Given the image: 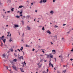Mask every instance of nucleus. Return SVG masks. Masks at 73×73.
I'll return each mask as SVG.
<instances>
[{
  "label": "nucleus",
  "mask_w": 73,
  "mask_h": 73,
  "mask_svg": "<svg viewBox=\"0 0 73 73\" xmlns=\"http://www.w3.org/2000/svg\"><path fill=\"white\" fill-rule=\"evenodd\" d=\"M11 36V34H10V35H9V36Z\"/></svg>",
  "instance_id": "64"
},
{
  "label": "nucleus",
  "mask_w": 73,
  "mask_h": 73,
  "mask_svg": "<svg viewBox=\"0 0 73 73\" xmlns=\"http://www.w3.org/2000/svg\"><path fill=\"white\" fill-rule=\"evenodd\" d=\"M22 36L23 37H24V33H23V34L22 35Z\"/></svg>",
  "instance_id": "34"
},
{
  "label": "nucleus",
  "mask_w": 73,
  "mask_h": 73,
  "mask_svg": "<svg viewBox=\"0 0 73 73\" xmlns=\"http://www.w3.org/2000/svg\"><path fill=\"white\" fill-rule=\"evenodd\" d=\"M73 60V59H72V58H71V59H70V60H71V61L72 60Z\"/></svg>",
  "instance_id": "57"
},
{
  "label": "nucleus",
  "mask_w": 73,
  "mask_h": 73,
  "mask_svg": "<svg viewBox=\"0 0 73 73\" xmlns=\"http://www.w3.org/2000/svg\"><path fill=\"white\" fill-rule=\"evenodd\" d=\"M23 63H24V64H25V65L26 64V63L25 62V61H24Z\"/></svg>",
  "instance_id": "44"
},
{
  "label": "nucleus",
  "mask_w": 73,
  "mask_h": 73,
  "mask_svg": "<svg viewBox=\"0 0 73 73\" xmlns=\"http://www.w3.org/2000/svg\"><path fill=\"white\" fill-rule=\"evenodd\" d=\"M46 32H47V33L49 34H50L51 33V32L49 30L47 31Z\"/></svg>",
  "instance_id": "8"
},
{
  "label": "nucleus",
  "mask_w": 73,
  "mask_h": 73,
  "mask_svg": "<svg viewBox=\"0 0 73 73\" xmlns=\"http://www.w3.org/2000/svg\"><path fill=\"white\" fill-rule=\"evenodd\" d=\"M16 17H17V18H19V17H19V16H16Z\"/></svg>",
  "instance_id": "30"
},
{
  "label": "nucleus",
  "mask_w": 73,
  "mask_h": 73,
  "mask_svg": "<svg viewBox=\"0 0 73 73\" xmlns=\"http://www.w3.org/2000/svg\"><path fill=\"white\" fill-rule=\"evenodd\" d=\"M9 42H11V41L13 42V41L12 40H11L10 39L9 40Z\"/></svg>",
  "instance_id": "23"
},
{
  "label": "nucleus",
  "mask_w": 73,
  "mask_h": 73,
  "mask_svg": "<svg viewBox=\"0 0 73 73\" xmlns=\"http://www.w3.org/2000/svg\"><path fill=\"white\" fill-rule=\"evenodd\" d=\"M20 16L21 17L22 16V15L21 14H20Z\"/></svg>",
  "instance_id": "38"
},
{
  "label": "nucleus",
  "mask_w": 73,
  "mask_h": 73,
  "mask_svg": "<svg viewBox=\"0 0 73 73\" xmlns=\"http://www.w3.org/2000/svg\"><path fill=\"white\" fill-rule=\"evenodd\" d=\"M50 57V54L49 55H48V54L47 55V57H46V58H49Z\"/></svg>",
  "instance_id": "13"
},
{
  "label": "nucleus",
  "mask_w": 73,
  "mask_h": 73,
  "mask_svg": "<svg viewBox=\"0 0 73 73\" xmlns=\"http://www.w3.org/2000/svg\"><path fill=\"white\" fill-rule=\"evenodd\" d=\"M27 47H30V46H29V45H28Z\"/></svg>",
  "instance_id": "60"
},
{
  "label": "nucleus",
  "mask_w": 73,
  "mask_h": 73,
  "mask_svg": "<svg viewBox=\"0 0 73 73\" xmlns=\"http://www.w3.org/2000/svg\"><path fill=\"white\" fill-rule=\"evenodd\" d=\"M34 50H35V49H34V48H33V49L32 50H33V51H34Z\"/></svg>",
  "instance_id": "62"
},
{
  "label": "nucleus",
  "mask_w": 73,
  "mask_h": 73,
  "mask_svg": "<svg viewBox=\"0 0 73 73\" xmlns=\"http://www.w3.org/2000/svg\"><path fill=\"white\" fill-rule=\"evenodd\" d=\"M58 73H60V72L58 71Z\"/></svg>",
  "instance_id": "55"
},
{
  "label": "nucleus",
  "mask_w": 73,
  "mask_h": 73,
  "mask_svg": "<svg viewBox=\"0 0 73 73\" xmlns=\"http://www.w3.org/2000/svg\"><path fill=\"white\" fill-rule=\"evenodd\" d=\"M30 15H27L26 17V18L28 20L30 18Z\"/></svg>",
  "instance_id": "3"
},
{
  "label": "nucleus",
  "mask_w": 73,
  "mask_h": 73,
  "mask_svg": "<svg viewBox=\"0 0 73 73\" xmlns=\"http://www.w3.org/2000/svg\"><path fill=\"white\" fill-rule=\"evenodd\" d=\"M18 58H19L20 59V60L21 59V57H19Z\"/></svg>",
  "instance_id": "43"
},
{
  "label": "nucleus",
  "mask_w": 73,
  "mask_h": 73,
  "mask_svg": "<svg viewBox=\"0 0 73 73\" xmlns=\"http://www.w3.org/2000/svg\"><path fill=\"white\" fill-rule=\"evenodd\" d=\"M53 37V38H54V39H53V40L54 42H55V40L54 39H55L56 40H57V37L56 35L54 37Z\"/></svg>",
  "instance_id": "1"
},
{
  "label": "nucleus",
  "mask_w": 73,
  "mask_h": 73,
  "mask_svg": "<svg viewBox=\"0 0 73 73\" xmlns=\"http://www.w3.org/2000/svg\"><path fill=\"white\" fill-rule=\"evenodd\" d=\"M19 52H21L20 50L19 49H17Z\"/></svg>",
  "instance_id": "37"
},
{
  "label": "nucleus",
  "mask_w": 73,
  "mask_h": 73,
  "mask_svg": "<svg viewBox=\"0 0 73 73\" xmlns=\"http://www.w3.org/2000/svg\"><path fill=\"white\" fill-rule=\"evenodd\" d=\"M3 40V42H4V43H5V41L6 40V39H4V40Z\"/></svg>",
  "instance_id": "21"
},
{
  "label": "nucleus",
  "mask_w": 73,
  "mask_h": 73,
  "mask_svg": "<svg viewBox=\"0 0 73 73\" xmlns=\"http://www.w3.org/2000/svg\"><path fill=\"white\" fill-rule=\"evenodd\" d=\"M42 1L44 3H45L46 2L47 0H42Z\"/></svg>",
  "instance_id": "11"
},
{
  "label": "nucleus",
  "mask_w": 73,
  "mask_h": 73,
  "mask_svg": "<svg viewBox=\"0 0 73 73\" xmlns=\"http://www.w3.org/2000/svg\"><path fill=\"white\" fill-rule=\"evenodd\" d=\"M50 57L52 58H53V55H52L51 54H50Z\"/></svg>",
  "instance_id": "6"
},
{
  "label": "nucleus",
  "mask_w": 73,
  "mask_h": 73,
  "mask_svg": "<svg viewBox=\"0 0 73 73\" xmlns=\"http://www.w3.org/2000/svg\"><path fill=\"white\" fill-rule=\"evenodd\" d=\"M52 64H51V62H50V63H49V65L50 66Z\"/></svg>",
  "instance_id": "26"
},
{
  "label": "nucleus",
  "mask_w": 73,
  "mask_h": 73,
  "mask_svg": "<svg viewBox=\"0 0 73 73\" xmlns=\"http://www.w3.org/2000/svg\"><path fill=\"white\" fill-rule=\"evenodd\" d=\"M51 65L52 66V68H53V67H54V66H53V65L52 64H51Z\"/></svg>",
  "instance_id": "40"
},
{
  "label": "nucleus",
  "mask_w": 73,
  "mask_h": 73,
  "mask_svg": "<svg viewBox=\"0 0 73 73\" xmlns=\"http://www.w3.org/2000/svg\"><path fill=\"white\" fill-rule=\"evenodd\" d=\"M55 27H56V28H57V27H58L57 26H56V25H55Z\"/></svg>",
  "instance_id": "52"
},
{
  "label": "nucleus",
  "mask_w": 73,
  "mask_h": 73,
  "mask_svg": "<svg viewBox=\"0 0 73 73\" xmlns=\"http://www.w3.org/2000/svg\"><path fill=\"white\" fill-rule=\"evenodd\" d=\"M27 29L29 30H30L31 29V28L29 27V26H27Z\"/></svg>",
  "instance_id": "4"
},
{
  "label": "nucleus",
  "mask_w": 73,
  "mask_h": 73,
  "mask_svg": "<svg viewBox=\"0 0 73 73\" xmlns=\"http://www.w3.org/2000/svg\"><path fill=\"white\" fill-rule=\"evenodd\" d=\"M46 71H47V72H48V69H47V70H46Z\"/></svg>",
  "instance_id": "48"
},
{
  "label": "nucleus",
  "mask_w": 73,
  "mask_h": 73,
  "mask_svg": "<svg viewBox=\"0 0 73 73\" xmlns=\"http://www.w3.org/2000/svg\"><path fill=\"white\" fill-rule=\"evenodd\" d=\"M9 50H11L12 52L13 51V50L12 48H10Z\"/></svg>",
  "instance_id": "16"
},
{
  "label": "nucleus",
  "mask_w": 73,
  "mask_h": 73,
  "mask_svg": "<svg viewBox=\"0 0 73 73\" xmlns=\"http://www.w3.org/2000/svg\"><path fill=\"white\" fill-rule=\"evenodd\" d=\"M54 59L55 60V62H56V58H54Z\"/></svg>",
  "instance_id": "46"
},
{
  "label": "nucleus",
  "mask_w": 73,
  "mask_h": 73,
  "mask_svg": "<svg viewBox=\"0 0 73 73\" xmlns=\"http://www.w3.org/2000/svg\"><path fill=\"white\" fill-rule=\"evenodd\" d=\"M14 9L13 8H12L11 9V11H14Z\"/></svg>",
  "instance_id": "25"
},
{
  "label": "nucleus",
  "mask_w": 73,
  "mask_h": 73,
  "mask_svg": "<svg viewBox=\"0 0 73 73\" xmlns=\"http://www.w3.org/2000/svg\"><path fill=\"white\" fill-rule=\"evenodd\" d=\"M23 49V46H22L20 49V50H22Z\"/></svg>",
  "instance_id": "19"
},
{
  "label": "nucleus",
  "mask_w": 73,
  "mask_h": 73,
  "mask_svg": "<svg viewBox=\"0 0 73 73\" xmlns=\"http://www.w3.org/2000/svg\"><path fill=\"white\" fill-rule=\"evenodd\" d=\"M44 28V27H43L42 28V30L43 31H44L45 29Z\"/></svg>",
  "instance_id": "20"
},
{
  "label": "nucleus",
  "mask_w": 73,
  "mask_h": 73,
  "mask_svg": "<svg viewBox=\"0 0 73 73\" xmlns=\"http://www.w3.org/2000/svg\"><path fill=\"white\" fill-rule=\"evenodd\" d=\"M7 13H9L10 12V11H7Z\"/></svg>",
  "instance_id": "45"
},
{
  "label": "nucleus",
  "mask_w": 73,
  "mask_h": 73,
  "mask_svg": "<svg viewBox=\"0 0 73 73\" xmlns=\"http://www.w3.org/2000/svg\"><path fill=\"white\" fill-rule=\"evenodd\" d=\"M27 46H28V45H27V44H26V46H26V47H27Z\"/></svg>",
  "instance_id": "56"
},
{
  "label": "nucleus",
  "mask_w": 73,
  "mask_h": 73,
  "mask_svg": "<svg viewBox=\"0 0 73 73\" xmlns=\"http://www.w3.org/2000/svg\"><path fill=\"white\" fill-rule=\"evenodd\" d=\"M52 52H56V50H52Z\"/></svg>",
  "instance_id": "24"
},
{
  "label": "nucleus",
  "mask_w": 73,
  "mask_h": 73,
  "mask_svg": "<svg viewBox=\"0 0 73 73\" xmlns=\"http://www.w3.org/2000/svg\"><path fill=\"white\" fill-rule=\"evenodd\" d=\"M22 23L23 24H24V21H22Z\"/></svg>",
  "instance_id": "33"
},
{
  "label": "nucleus",
  "mask_w": 73,
  "mask_h": 73,
  "mask_svg": "<svg viewBox=\"0 0 73 73\" xmlns=\"http://www.w3.org/2000/svg\"><path fill=\"white\" fill-rule=\"evenodd\" d=\"M5 67L7 68V70L8 67V66L7 67L6 66H5Z\"/></svg>",
  "instance_id": "41"
},
{
  "label": "nucleus",
  "mask_w": 73,
  "mask_h": 73,
  "mask_svg": "<svg viewBox=\"0 0 73 73\" xmlns=\"http://www.w3.org/2000/svg\"><path fill=\"white\" fill-rule=\"evenodd\" d=\"M21 64H22L24 65V62H22V63H21Z\"/></svg>",
  "instance_id": "50"
},
{
  "label": "nucleus",
  "mask_w": 73,
  "mask_h": 73,
  "mask_svg": "<svg viewBox=\"0 0 73 73\" xmlns=\"http://www.w3.org/2000/svg\"><path fill=\"white\" fill-rule=\"evenodd\" d=\"M17 61V60L16 59H14L13 61L14 62H16Z\"/></svg>",
  "instance_id": "15"
},
{
  "label": "nucleus",
  "mask_w": 73,
  "mask_h": 73,
  "mask_svg": "<svg viewBox=\"0 0 73 73\" xmlns=\"http://www.w3.org/2000/svg\"><path fill=\"white\" fill-rule=\"evenodd\" d=\"M4 37L3 36H2L1 37H0V39H1V40H3V38H4Z\"/></svg>",
  "instance_id": "7"
},
{
  "label": "nucleus",
  "mask_w": 73,
  "mask_h": 73,
  "mask_svg": "<svg viewBox=\"0 0 73 73\" xmlns=\"http://www.w3.org/2000/svg\"><path fill=\"white\" fill-rule=\"evenodd\" d=\"M66 70H64L63 71V72H64V73H65L66 72Z\"/></svg>",
  "instance_id": "28"
},
{
  "label": "nucleus",
  "mask_w": 73,
  "mask_h": 73,
  "mask_svg": "<svg viewBox=\"0 0 73 73\" xmlns=\"http://www.w3.org/2000/svg\"><path fill=\"white\" fill-rule=\"evenodd\" d=\"M20 69L21 70V71L22 72H24L23 71V69H22L21 68H20Z\"/></svg>",
  "instance_id": "18"
},
{
  "label": "nucleus",
  "mask_w": 73,
  "mask_h": 73,
  "mask_svg": "<svg viewBox=\"0 0 73 73\" xmlns=\"http://www.w3.org/2000/svg\"><path fill=\"white\" fill-rule=\"evenodd\" d=\"M66 25V24H64V25H63V26H65Z\"/></svg>",
  "instance_id": "59"
},
{
  "label": "nucleus",
  "mask_w": 73,
  "mask_h": 73,
  "mask_svg": "<svg viewBox=\"0 0 73 73\" xmlns=\"http://www.w3.org/2000/svg\"><path fill=\"white\" fill-rule=\"evenodd\" d=\"M44 62H46V61H47V60H44Z\"/></svg>",
  "instance_id": "32"
},
{
  "label": "nucleus",
  "mask_w": 73,
  "mask_h": 73,
  "mask_svg": "<svg viewBox=\"0 0 73 73\" xmlns=\"http://www.w3.org/2000/svg\"><path fill=\"white\" fill-rule=\"evenodd\" d=\"M22 12L21 11V12H20V14H22Z\"/></svg>",
  "instance_id": "35"
},
{
  "label": "nucleus",
  "mask_w": 73,
  "mask_h": 73,
  "mask_svg": "<svg viewBox=\"0 0 73 73\" xmlns=\"http://www.w3.org/2000/svg\"><path fill=\"white\" fill-rule=\"evenodd\" d=\"M51 42V44L52 45L53 44V43H52L51 42Z\"/></svg>",
  "instance_id": "42"
},
{
  "label": "nucleus",
  "mask_w": 73,
  "mask_h": 73,
  "mask_svg": "<svg viewBox=\"0 0 73 73\" xmlns=\"http://www.w3.org/2000/svg\"><path fill=\"white\" fill-rule=\"evenodd\" d=\"M12 67L13 68V69H15V70L16 71H18V70L15 67V66H12Z\"/></svg>",
  "instance_id": "2"
},
{
  "label": "nucleus",
  "mask_w": 73,
  "mask_h": 73,
  "mask_svg": "<svg viewBox=\"0 0 73 73\" xmlns=\"http://www.w3.org/2000/svg\"><path fill=\"white\" fill-rule=\"evenodd\" d=\"M10 62H11V64H13V61H10Z\"/></svg>",
  "instance_id": "27"
},
{
  "label": "nucleus",
  "mask_w": 73,
  "mask_h": 73,
  "mask_svg": "<svg viewBox=\"0 0 73 73\" xmlns=\"http://www.w3.org/2000/svg\"><path fill=\"white\" fill-rule=\"evenodd\" d=\"M43 2V0H40L39 3L40 4H42V3Z\"/></svg>",
  "instance_id": "10"
},
{
  "label": "nucleus",
  "mask_w": 73,
  "mask_h": 73,
  "mask_svg": "<svg viewBox=\"0 0 73 73\" xmlns=\"http://www.w3.org/2000/svg\"><path fill=\"white\" fill-rule=\"evenodd\" d=\"M14 54L15 55V56L16 57L17 56V55L15 53H14Z\"/></svg>",
  "instance_id": "36"
},
{
  "label": "nucleus",
  "mask_w": 73,
  "mask_h": 73,
  "mask_svg": "<svg viewBox=\"0 0 73 73\" xmlns=\"http://www.w3.org/2000/svg\"><path fill=\"white\" fill-rule=\"evenodd\" d=\"M56 0H53V2H55V1Z\"/></svg>",
  "instance_id": "51"
},
{
  "label": "nucleus",
  "mask_w": 73,
  "mask_h": 73,
  "mask_svg": "<svg viewBox=\"0 0 73 73\" xmlns=\"http://www.w3.org/2000/svg\"><path fill=\"white\" fill-rule=\"evenodd\" d=\"M50 13L51 14H53L54 13V12L53 11H50Z\"/></svg>",
  "instance_id": "5"
},
{
  "label": "nucleus",
  "mask_w": 73,
  "mask_h": 73,
  "mask_svg": "<svg viewBox=\"0 0 73 73\" xmlns=\"http://www.w3.org/2000/svg\"><path fill=\"white\" fill-rule=\"evenodd\" d=\"M1 47H2V46H3L2 45V44H1Z\"/></svg>",
  "instance_id": "58"
},
{
  "label": "nucleus",
  "mask_w": 73,
  "mask_h": 73,
  "mask_svg": "<svg viewBox=\"0 0 73 73\" xmlns=\"http://www.w3.org/2000/svg\"><path fill=\"white\" fill-rule=\"evenodd\" d=\"M21 58L22 59H23V56H21Z\"/></svg>",
  "instance_id": "29"
},
{
  "label": "nucleus",
  "mask_w": 73,
  "mask_h": 73,
  "mask_svg": "<svg viewBox=\"0 0 73 73\" xmlns=\"http://www.w3.org/2000/svg\"><path fill=\"white\" fill-rule=\"evenodd\" d=\"M42 73H46V71L45 70Z\"/></svg>",
  "instance_id": "31"
},
{
  "label": "nucleus",
  "mask_w": 73,
  "mask_h": 73,
  "mask_svg": "<svg viewBox=\"0 0 73 73\" xmlns=\"http://www.w3.org/2000/svg\"><path fill=\"white\" fill-rule=\"evenodd\" d=\"M40 64V63H38V64H37V65L38 66Z\"/></svg>",
  "instance_id": "47"
},
{
  "label": "nucleus",
  "mask_w": 73,
  "mask_h": 73,
  "mask_svg": "<svg viewBox=\"0 0 73 73\" xmlns=\"http://www.w3.org/2000/svg\"><path fill=\"white\" fill-rule=\"evenodd\" d=\"M42 60H42V59H41V60H40V62H42Z\"/></svg>",
  "instance_id": "49"
},
{
  "label": "nucleus",
  "mask_w": 73,
  "mask_h": 73,
  "mask_svg": "<svg viewBox=\"0 0 73 73\" xmlns=\"http://www.w3.org/2000/svg\"><path fill=\"white\" fill-rule=\"evenodd\" d=\"M5 17V16L4 15H3V17L4 18Z\"/></svg>",
  "instance_id": "63"
},
{
  "label": "nucleus",
  "mask_w": 73,
  "mask_h": 73,
  "mask_svg": "<svg viewBox=\"0 0 73 73\" xmlns=\"http://www.w3.org/2000/svg\"><path fill=\"white\" fill-rule=\"evenodd\" d=\"M66 66H65V65H64L63 66L64 67H65Z\"/></svg>",
  "instance_id": "61"
},
{
  "label": "nucleus",
  "mask_w": 73,
  "mask_h": 73,
  "mask_svg": "<svg viewBox=\"0 0 73 73\" xmlns=\"http://www.w3.org/2000/svg\"><path fill=\"white\" fill-rule=\"evenodd\" d=\"M70 31H69V32H68L67 33H68V34H69V33H70Z\"/></svg>",
  "instance_id": "53"
},
{
  "label": "nucleus",
  "mask_w": 73,
  "mask_h": 73,
  "mask_svg": "<svg viewBox=\"0 0 73 73\" xmlns=\"http://www.w3.org/2000/svg\"><path fill=\"white\" fill-rule=\"evenodd\" d=\"M41 51L43 53H44L45 52L43 50Z\"/></svg>",
  "instance_id": "39"
},
{
  "label": "nucleus",
  "mask_w": 73,
  "mask_h": 73,
  "mask_svg": "<svg viewBox=\"0 0 73 73\" xmlns=\"http://www.w3.org/2000/svg\"><path fill=\"white\" fill-rule=\"evenodd\" d=\"M23 7V6H22V5H21V6H19V8H21L22 7Z\"/></svg>",
  "instance_id": "17"
},
{
  "label": "nucleus",
  "mask_w": 73,
  "mask_h": 73,
  "mask_svg": "<svg viewBox=\"0 0 73 73\" xmlns=\"http://www.w3.org/2000/svg\"><path fill=\"white\" fill-rule=\"evenodd\" d=\"M42 65V64H41V65H38V66L39 67V68H40L41 67V66Z\"/></svg>",
  "instance_id": "22"
},
{
  "label": "nucleus",
  "mask_w": 73,
  "mask_h": 73,
  "mask_svg": "<svg viewBox=\"0 0 73 73\" xmlns=\"http://www.w3.org/2000/svg\"><path fill=\"white\" fill-rule=\"evenodd\" d=\"M5 56H6L4 54H3V55L2 56L3 57V58H5Z\"/></svg>",
  "instance_id": "14"
},
{
  "label": "nucleus",
  "mask_w": 73,
  "mask_h": 73,
  "mask_svg": "<svg viewBox=\"0 0 73 73\" xmlns=\"http://www.w3.org/2000/svg\"><path fill=\"white\" fill-rule=\"evenodd\" d=\"M14 27H15L16 28V27H19V26L18 25H15L14 26Z\"/></svg>",
  "instance_id": "9"
},
{
  "label": "nucleus",
  "mask_w": 73,
  "mask_h": 73,
  "mask_svg": "<svg viewBox=\"0 0 73 73\" xmlns=\"http://www.w3.org/2000/svg\"><path fill=\"white\" fill-rule=\"evenodd\" d=\"M59 57H62V55L59 56Z\"/></svg>",
  "instance_id": "54"
},
{
  "label": "nucleus",
  "mask_w": 73,
  "mask_h": 73,
  "mask_svg": "<svg viewBox=\"0 0 73 73\" xmlns=\"http://www.w3.org/2000/svg\"><path fill=\"white\" fill-rule=\"evenodd\" d=\"M62 40L63 41H64L65 40L64 38H62Z\"/></svg>",
  "instance_id": "12"
}]
</instances>
